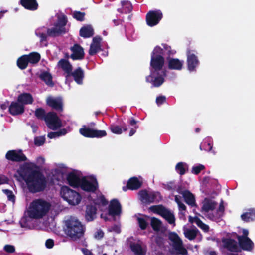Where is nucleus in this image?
Instances as JSON below:
<instances>
[{"mask_svg": "<svg viewBox=\"0 0 255 255\" xmlns=\"http://www.w3.org/2000/svg\"><path fill=\"white\" fill-rule=\"evenodd\" d=\"M35 116L39 120H45L47 113L45 110L42 108H38L35 110Z\"/></svg>", "mask_w": 255, "mask_h": 255, "instance_id": "79ce46f5", "label": "nucleus"}, {"mask_svg": "<svg viewBox=\"0 0 255 255\" xmlns=\"http://www.w3.org/2000/svg\"><path fill=\"white\" fill-rule=\"evenodd\" d=\"M54 243L53 240L51 239H48L46 241L45 246L47 248H52L54 246Z\"/></svg>", "mask_w": 255, "mask_h": 255, "instance_id": "338daca9", "label": "nucleus"}, {"mask_svg": "<svg viewBox=\"0 0 255 255\" xmlns=\"http://www.w3.org/2000/svg\"><path fill=\"white\" fill-rule=\"evenodd\" d=\"M166 97L164 96H159L157 97L156 99V102L157 104L159 106L163 104L166 102Z\"/></svg>", "mask_w": 255, "mask_h": 255, "instance_id": "e2e57ef3", "label": "nucleus"}, {"mask_svg": "<svg viewBox=\"0 0 255 255\" xmlns=\"http://www.w3.org/2000/svg\"><path fill=\"white\" fill-rule=\"evenodd\" d=\"M109 128L112 133L116 134H121L123 132L128 130L127 125L125 123H122L120 125H111Z\"/></svg>", "mask_w": 255, "mask_h": 255, "instance_id": "c756f323", "label": "nucleus"}, {"mask_svg": "<svg viewBox=\"0 0 255 255\" xmlns=\"http://www.w3.org/2000/svg\"><path fill=\"white\" fill-rule=\"evenodd\" d=\"M60 194L63 199L71 205L79 204L82 199L78 192L66 186L61 188Z\"/></svg>", "mask_w": 255, "mask_h": 255, "instance_id": "423d86ee", "label": "nucleus"}, {"mask_svg": "<svg viewBox=\"0 0 255 255\" xmlns=\"http://www.w3.org/2000/svg\"><path fill=\"white\" fill-rule=\"evenodd\" d=\"M25 55L28 63L34 64L38 63L40 60L41 56L38 52H33Z\"/></svg>", "mask_w": 255, "mask_h": 255, "instance_id": "f704fd0d", "label": "nucleus"}, {"mask_svg": "<svg viewBox=\"0 0 255 255\" xmlns=\"http://www.w3.org/2000/svg\"><path fill=\"white\" fill-rule=\"evenodd\" d=\"M81 181L80 187L85 191L93 193L98 188V183L95 178H93L92 181H90L84 177L82 178Z\"/></svg>", "mask_w": 255, "mask_h": 255, "instance_id": "ddd939ff", "label": "nucleus"}, {"mask_svg": "<svg viewBox=\"0 0 255 255\" xmlns=\"http://www.w3.org/2000/svg\"><path fill=\"white\" fill-rule=\"evenodd\" d=\"M213 148V145L211 143L204 141L202 142L200 145V149L201 150H204L208 152H212L214 154L215 152L212 151Z\"/></svg>", "mask_w": 255, "mask_h": 255, "instance_id": "c03bdc74", "label": "nucleus"}, {"mask_svg": "<svg viewBox=\"0 0 255 255\" xmlns=\"http://www.w3.org/2000/svg\"><path fill=\"white\" fill-rule=\"evenodd\" d=\"M67 23V19L66 16H63L58 18V20L55 24L58 26L64 31H66L65 26Z\"/></svg>", "mask_w": 255, "mask_h": 255, "instance_id": "49530a36", "label": "nucleus"}, {"mask_svg": "<svg viewBox=\"0 0 255 255\" xmlns=\"http://www.w3.org/2000/svg\"><path fill=\"white\" fill-rule=\"evenodd\" d=\"M181 197L178 195L175 196V201L177 204L180 211H185L186 206L181 201Z\"/></svg>", "mask_w": 255, "mask_h": 255, "instance_id": "603ef678", "label": "nucleus"}, {"mask_svg": "<svg viewBox=\"0 0 255 255\" xmlns=\"http://www.w3.org/2000/svg\"><path fill=\"white\" fill-rule=\"evenodd\" d=\"M58 67L61 68L66 74V77L72 76L74 81L78 84H82L84 77V73L82 69L79 67L73 72V67L70 62L65 59H61L57 63Z\"/></svg>", "mask_w": 255, "mask_h": 255, "instance_id": "f03ea898", "label": "nucleus"}, {"mask_svg": "<svg viewBox=\"0 0 255 255\" xmlns=\"http://www.w3.org/2000/svg\"><path fill=\"white\" fill-rule=\"evenodd\" d=\"M142 182L140 181L137 177L134 176L130 178L127 181L126 186L123 187V190L126 191L127 190H136L141 188Z\"/></svg>", "mask_w": 255, "mask_h": 255, "instance_id": "dca6fc26", "label": "nucleus"}, {"mask_svg": "<svg viewBox=\"0 0 255 255\" xmlns=\"http://www.w3.org/2000/svg\"><path fill=\"white\" fill-rule=\"evenodd\" d=\"M46 104L48 106L56 111H63V102L60 97L54 98L49 97L46 99Z\"/></svg>", "mask_w": 255, "mask_h": 255, "instance_id": "f3484780", "label": "nucleus"}, {"mask_svg": "<svg viewBox=\"0 0 255 255\" xmlns=\"http://www.w3.org/2000/svg\"><path fill=\"white\" fill-rule=\"evenodd\" d=\"M240 248L247 251H251L254 248V243L250 238H244L238 239Z\"/></svg>", "mask_w": 255, "mask_h": 255, "instance_id": "cd10ccee", "label": "nucleus"}, {"mask_svg": "<svg viewBox=\"0 0 255 255\" xmlns=\"http://www.w3.org/2000/svg\"><path fill=\"white\" fill-rule=\"evenodd\" d=\"M39 78L42 81H43L46 85L53 87L54 85L52 81V76L48 71H43L39 75Z\"/></svg>", "mask_w": 255, "mask_h": 255, "instance_id": "2f4dec72", "label": "nucleus"}, {"mask_svg": "<svg viewBox=\"0 0 255 255\" xmlns=\"http://www.w3.org/2000/svg\"><path fill=\"white\" fill-rule=\"evenodd\" d=\"M3 192L6 195L9 201L15 202V197L12 191L8 189L3 190Z\"/></svg>", "mask_w": 255, "mask_h": 255, "instance_id": "4d7b16f0", "label": "nucleus"}, {"mask_svg": "<svg viewBox=\"0 0 255 255\" xmlns=\"http://www.w3.org/2000/svg\"><path fill=\"white\" fill-rule=\"evenodd\" d=\"M94 34V30L91 25H86L82 27L79 31V35L84 38L92 37Z\"/></svg>", "mask_w": 255, "mask_h": 255, "instance_id": "bb28decb", "label": "nucleus"}, {"mask_svg": "<svg viewBox=\"0 0 255 255\" xmlns=\"http://www.w3.org/2000/svg\"><path fill=\"white\" fill-rule=\"evenodd\" d=\"M165 59L163 57V49L159 46H156L151 54L150 66L154 70L152 75H159L164 66Z\"/></svg>", "mask_w": 255, "mask_h": 255, "instance_id": "39448f33", "label": "nucleus"}, {"mask_svg": "<svg viewBox=\"0 0 255 255\" xmlns=\"http://www.w3.org/2000/svg\"><path fill=\"white\" fill-rule=\"evenodd\" d=\"M101 50V45H96L91 44L90 49L89 50V54L93 56L95 55L99 50Z\"/></svg>", "mask_w": 255, "mask_h": 255, "instance_id": "8fccbe9b", "label": "nucleus"}, {"mask_svg": "<svg viewBox=\"0 0 255 255\" xmlns=\"http://www.w3.org/2000/svg\"><path fill=\"white\" fill-rule=\"evenodd\" d=\"M137 122L134 119L133 117H131L129 119L128 124L133 126V128H138V126L137 125Z\"/></svg>", "mask_w": 255, "mask_h": 255, "instance_id": "69168bd1", "label": "nucleus"}, {"mask_svg": "<svg viewBox=\"0 0 255 255\" xmlns=\"http://www.w3.org/2000/svg\"><path fill=\"white\" fill-rule=\"evenodd\" d=\"M14 177L18 181L23 180L28 191L33 194L42 192L46 187L47 180L43 173L27 163L20 166Z\"/></svg>", "mask_w": 255, "mask_h": 255, "instance_id": "f257e3e1", "label": "nucleus"}, {"mask_svg": "<svg viewBox=\"0 0 255 255\" xmlns=\"http://www.w3.org/2000/svg\"><path fill=\"white\" fill-rule=\"evenodd\" d=\"M184 61L177 58H168V68L170 70H181L183 66Z\"/></svg>", "mask_w": 255, "mask_h": 255, "instance_id": "b1692460", "label": "nucleus"}, {"mask_svg": "<svg viewBox=\"0 0 255 255\" xmlns=\"http://www.w3.org/2000/svg\"><path fill=\"white\" fill-rule=\"evenodd\" d=\"M85 13L79 11H75L73 13L74 18L79 21H83L85 19Z\"/></svg>", "mask_w": 255, "mask_h": 255, "instance_id": "3c124183", "label": "nucleus"}, {"mask_svg": "<svg viewBox=\"0 0 255 255\" xmlns=\"http://www.w3.org/2000/svg\"><path fill=\"white\" fill-rule=\"evenodd\" d=\"M18 103H20L24 106L25 105L31 104L34 101L32 95L29 93H23L19 94L17 99Z\"/></svg>", "mask_w": 255, "mask_h": 255, "instance_id": "393cba45", "label": "nucleus"}, {"mask_svg": "<svg viewBox=\"0 0 255 255\" xmlns=\"http://www.w3.org/2000/svg\"><path fill=\"white\" fill-rule=\"evenodd\" d=\"M50 207V203L43 199L35 200L31 203L29 216L34 219L41 218L48 212Z\"/></svg>", "mask_w": 255, "mask_h": 255, "instance_id": "7ed1b4c3", "label": "nucleus"}, {"mask_svg": "<svg viewBox=\"0 0 255 255\" xmlns=\"http://www.w3.org/2000/svg\"><path fill=\"white\" fill-rule=\"evenodd\" d=\"M166 71L162 70L161 71V74L156 77L153 80L152 79L151 80H149L150 78H152V74H151L150 75H149L146 77V81L148 82H152L153 86L154 87H158L160 86L164 82V77L166 76ZM154 75H153V76Z\"/></svg>", "mask_w": 255, "mask_h": 255, "instance_id": "4be33fe9", "label": "nucleus"}, {"mask_svg": "<svg viewBox=\"0 0 255 255\" xmlns=\"http://www.w3.org/2000/svg\"><path fill=\"white\" fill-rule=\"evenodd\" d=\"M4 250L8 253H13L15 251V247L11 245H6L3 248Z\"/></svg>", "mask_w": 255, "mask_h": 255, "instance_id": "052dcab7", "label": "nucleus"}, {"mask_svg": "<svg viewBox=\"0 0 255 255\" xmlns=\"http://www.w3.org/2000/svg\"><path fill=\"white\" fill-rule=\"evenodd\" d=\"M196 53L195 51L190 49L186 51L187 68L190 71H195L199 64V60L196 55Z\"/></svg>", "mask_w": 255, "mask_h": 255, "instance_id": "9b49d317", "label": "nucleus"}, {"mask_svg": "<svg viewBox=\"0 0 255 255\" xmlns=\"http://www.w3.org/2000/svg\"><path fill=\"white\" fill-rule=\"evenodd\" d=\"M24 112V106L23 104L16 102H12L9 106V112L13 116L19 115Z\"/></svg>", "mask_w": 255, "mask_h": 255, "instance_id": "412c9836", "label": "nucleus"}, {"mask_svg": "<svg viewBox=\"0 0 255 255\" xmlns=\"http://www.w3.org/2000/svg\"><path fill=\"white\" fill-rule=\"evenodd\" d=\"M37 36L39 37L40 38V41L41 42H44V41H47V34H45L43 32H36L35 33Z\"/></svg>", "mask_w": 255, "mask_h": 255, "instance_id": "680f3d73", "label": "nucleus"}, {"mask_svg": "<svg viewBox=\"0 0 255 255\" xmlns=\"http://www.w3.org/2000/svg\"><path fill=\"white\" fill-rule=\"evenodd\" d=\"M104 235V233L102 230H99L95 233L94 237L97 239H101Z\"/></svg>", "mask_w": 255, "mask_h": 255, "instance_id": "0e129e2a", "label": "nucleus"}, {"mask_svg": "<svg viewBox=\"0 0 255 255\" xmlns=\"http://www.w3.org/2000/svg\"><path fill=\"white\" fill-rule=\"evenodd\" d=\"M20 4L26 9L34 11L38 9V3L36 0H20Z\"/></svg>", "mask_w": 255, "mask_h": 255, "instance_id": "a878e982", "label": "nucleus"}, {"mask_svg": "<svg viewBox=\"0 0 255 255\" xmlns=\"http://www.w3.org/2000/svg\"><path fill=\"white\" fill-rule=\"evenodd\" d=\"M163 17V14L159 10H150L146 15V22L150 27L157 25Z\"/></svg>", "mask_w": 255, "mask_h": 255, "instance_id": "9d476101", "label": "nucleus"}, {"mask_svg": "<svg viewBox=\"0 0 255 255\" xmlns=\"http://www.w3.org/2000/svg\"><path fill=\"white\" fill-rule=\"evenodd\" d=\"M129 247L135 255H144L142 248L139 244L131 242Z\"/></svg>", "mask_w": 255, "mask_h": 255, "instance_id": "72a5a7b5", "label": "nucleus"}, {"mask_svg": "<svg viewBox=\"0 0 255 255\" xmlns=\"http://www.w3.org/2000/svg\"><path fill=\"white\" fill-rule=\"evenodd\" d=\"M198 231L197 229H187L184 232V235L189 240H193L196 238Z\"/></svg>", "mask_w": 255, "mask_h": 255, "instance_id": "37998d69", "label": "nucleus"}, {"mask_svg": "<svg viewBox=\"0 0 255 255\" xmlns=\"http://www.w3.org/2000/svg\"><path fill=\"white\" fill-rule=\"evenodd\" d=\"M175 170L180 175H183L188 170V165L183 162H178L175 166Z\"/></svg>", "mask_w": 255, "mask_h": 255, "instance_id": "4c0bfd02", "label": "nucleus"}, {"mask_svg": "<svg viewBox=\"0 0 255 255\" xmlns=\"http://www.w3.org/2000/svg\"><path fill=\"white\" fill-rule=\"evenodd\" d=\"M122 212V207L117 199L111 200L108 207V214L113 217L119 215Z\"/></svg>", "mask_w": 255, "mask_h": 255, "instance_id": "2eb2a0df", "label": "nucleus"}, {"mask_svg": "<svg viewBox=\"0 0 255 255\" xmlns=\"http://www.w3.org/2000/svg\"><path fill=\"white\" fill-rule=\"evenodd\" d=\"M66 31H64L58 26L54 24V26L51 28H48L47 30V35L51 37H55L59 36L62 34H64Z\"/></svg>", "mask_w": 255, "mask_h": 255, "instance_id": "7c9ffc66", "label": "nucleus"}, {"mask_svg": "<svg viewBox=\"0 0 255 255\" xmlns=\"http://www.w3.org/2000/svg\"><path fill=\"white\" fill-rule=\"evenodd\" d=\"M161 216L170 224L175 223V218L174 215L167 209H165Z\"/></svg>", "mask_w": 255, "mask_h": 255, "instance_id": "58836bf2", "label": "nucleus"}, {"mask_svg": "<svg viewBox=\"0 0 255 255\" xmlns=\"http://www.w3.org/2000/svg\"><path fill=\"white\" fill-rule=\"evenodd\" d=\"M169 239L173 242V248L177 255H185L187 254V250L183 247L182 241L177 233H170Z\"/></svg>", "mask_w": 255, "mask_h": 255, "instance_id": "1a4fd4ad", "label": "nucleus"}, {"mask_svg": "<svg viewBox=\"0 0 255 255\" xmlns=\"http://www.w3.org/2000/svg\"><path fill=\"white\" fill-rule=\"evenodd\" d=\"M224 247L229 251L232 252H238L240 251L238 246L237 242L231 238H224L222 240Z\"/></svg>", "mask_w": 255, "mask_h": 255, "instance_id": "6ab92c4d", "label": "nucleus"}, {"mask_svg": "<svg viewBox=\"0 0 255 255\" xmlns=\"http://www.w3.org/2000/svg\"><path fill=\"white\" fill-rule=\"evenodd\" d=\"M67 180L69 185L73 187H79L82 182L79 175L74 172L69 173L67 176Z\"/></svg>", "mask_w": 255, "mask_h": 255, "instance_id": "5701e85b", "label": "nucleus"}, {"mask_svg": "<svg viewBox=\"0 0 255 255\" xmlns=\"http://www.w3.org/2000/svg\"><path fill=\"white\" fill-rule=\"evenodd\" d=\"M17 66L21 70L25 69L28 65V61L26 55H23L17 60Z\"/></svg>", "mask_w": 255, "mask_h": 255, "instance_id": "c9c22d12", "label": "nucleus"}, {"mask_svg": "<svg viewBox=\"0 0 255 255\" xmlns=\"http://www.w3.org/2000/svg\"><path fill=\"white\" fill-rule=\"evenodd\" d=\"M137 221L140 229L141 230H145L148 225V223L146 220L142 217H138Z\"/></svg>", "mask_w": 255, "mask_h": 255, "instance_id": "5fc2aeb1", "label": "nucleus"}, {"mask_svg": "<svg viewBox=\"0 0 255 255\" xmlns=\"http://www.w3.org/2000/svg\"><path fill=\"white\" fill-rule=\"evenodd\" d=\"M5 157L8 160L16 162H24L27 160L26 156L21 149L9 150L6 153Z\"/></svg>", "mask_w": 255, "mask_h": 255, "instance_id": "f8f14e48", "label": "nucleus"}, {"mask_svg": "<svg viewBox=\"0 0 255 255\" xmlns=\"http://www.w3.org/2000/svg\"><path fill=\"white\" fill-rule=\"evenodd\" d=\"M180 189L181 188L179 187L177 191L179 193L182 195L186 203L191 207L195 206L196 205V201L194 195L188 190L181 191Z\"/></svg>", "mask_w": 255, "mask_h": 255, "instance_id": "a211bd4d", "label": "nucleus"}, {"mask_svg": "<svg viewBox=\"0 0 255 255\" xmlns=\"http://www.w3.org/2000/svg\"><path fill=\"white\" fill-rule=\"evenodd\" d=\"M162 45L164 48V49H164L165 51H166V53L169 57H170L171 55H173L176 53V51L175 50L172 49L171 47L170 46H169L166 44H162Z\"/></svg>", "mask_w": 255, "mask_h": 255, "instance_id": "6e6d98bb", "label": "nucleus"}, {"mask_svg": "<svg viewBox=\"0 0 255 255\" xmlns=\"http://www.w3.org/2000/svg\"><path fill=\"white\" fill-rule=\"evenodd\" d=\"M121 4L123 7V10L125 13H129L132 10V6L131 2L129 1H122Z\"/></svg>", "mask_w": 255, "mask_h": 255, "instance_id": "de8ad7c7", "label": "nucleus"}, {"mask_svg": "<svg viewBox=\"0 0 255 255\" xmlns=\"http://www.w3.org/2000/svg\"><path fill=\"white\" fill-rule=\"evenodd\" d=\"M166 209L162 205H153L150 207V209L153 212L160 216L162 215Z\"/></svg>", "mask_w": 255, "mask_h": 255, "instance_id": "a18cd8bd", "label": "nucleus"}, {"mask_svg": "<svg viewBox=\"0 0 255 255\" xmlns=\"http://www.w3.org/2000/svg\"><path fill=\"white\" fill-rule=\"evenodd\" d=\"M107 135V132L105 130H93V138H102Z\"/></svg>", "mask_w": 255, "mask_h": 255, "instance_id": "864d4df0", "label": "nucleus"}, {"mask_svg": "<svg viewBox=\"0 0 255 255\" xmlns=\"http://www.w3.org/2000/svg\"><path fill=\"white\" fill-rule=\"evenodd\" d=\"M94 129L90 128L83 126L82 128L79 129V132L81 135L85 137L93 138Z\"/></svg>", "mask_w": 255, "mask_h": 255, "instance_id": "e433bc0d", "label": "nucleus"}, {"mask_svg": "<svg viewBox=\"0 0 255 255\" xmlns=\"http://www.w3.org/2000/svg\"><path fill=\"white\" fill-rule=\"evenodd\" d=\"M161 221L155 217H152L151 219L150 225L153 230L155 231H159L161 228Z\"/></svg>", "mask_w": 255, "mask_h": 255, "instance_id": "a19ab883", "label": "nucleus"}, {"mask_svg": "<svg viewBox=\"0 0 255 255\" xmlns=\"http://www.w3.org/2000/svg\"><path fill=\"white\" fill-rule=\"evenodd\" d=\"M195 223L202 230L205 232H207L209 230L208 225L204 223L199 218H195Z\"/></svg>", "mask_w": 255, "mask_h": 255, "instance_id": "09e8293b", "label": "nucleus"}, {"mask_svg": "<svg viewBox=\"0 0 255 255\" xmlns=\"http://www.w3.org/2000/svg\"><path fill=\"white\" fill-rule=\"evenodd\" d=\"M72 53L70 57L73 60H82L84 58L85 53L83 48L79 44H74L70 48Z\"/></svg>", "mask_w": 255, "mask_h": 255, "instance_id": "4468645a", "label": "nucleus"}, {"mask_svg": "<svg viewBox=\"0 0 255 255\" xmlns=\"http://www.w3.org/2000/svg\"><path fill=\"white\" fill-rule=\"evenodd\" d=\"M45 122L47 126L53 130H57L62 126L61 120L54 112L47 113Z\"/></svg>", "mask_w": 255, "mask_h": 255, "instance_id": "6e6552de", "label": "nucleus"}, {"mask_svg": "<svg viewBox=\"0 0 255 255\" xmlns=\"http://www.w3.org/2000/svg\"><path fill=\"white\" fill-rule=\"evenodd\" d=\"M242 220L246 222L252 221L255 219V209H250L248 211L241 215Z\"/></svg>", "mask_w": 255, "mask_h": 255, "instance_id": "473e14b6", "label": "nucleus"}, {"mask_svg": "<svg viewBox=\"0 0 255 255\" xmlns=\"http://www.w3.org/2000/svg\"><path fill=\"white\" fill-rule=\"evenodd\" d=\"M205 169V166L202 164H199L197 166H193L192 168V173L195 174H199L200 172Z\"/></svg>", "mask_w": 255, "mask_h": 255, "instance_id": "13d9d810", "label": "nucleus"}, {"mask_svg": "<svg viewBox=\"0 0 255 255\" xmlns=\"http://www.w3.org/2000/svg\"><path fill=\"white\" fill-rule=\"evenodd\" d=\"M97 209L95 205L88 204L86 206L85 218L87 222H91L97 217Z\"/></svg>", "mask_w": 255, "mask_h": 255, "instance_id": "aec40b11", "label": "nucleus"}, {"mask_svg": "<svg viewBox=\"0 0 255 255\" xmlns=\"http://www.w3.org/2000/svg\"><path fill=\"white\" fill-rule=\"evenodd\" d=\"M217 205V203L216 202L208 198H205L201 207V211L207 213L210 210L213 211L215 209Z\"/></svg>", "mask_w": 255, "mask_h": 255, "instance_id": "c85d7f7f", "label": "nucleus"}, {"mask_svg": "<svg viewBox=\"0 0 255 255\" xmlns=\"http://www.w3.org/2000/svg\"><path fill=\"white\" fill-rule=\"evenodd\" d=\"M66 233L73 240L76 241L84 235V227L78 219L70 218L66 221Z\"/></svg>", "mask_w": 255, "mask_h": 255, "instance_id": "20e7f679", "label": "nucleus"}, {"mask_svg": "<svg viewBox=\"0 0 255 255\" xmlns=\"http://www.w3.org/2000/svg\"><path fill=\"white\" fill-rule=\"evenodd\" d=\"M8 181L9 180L7 177L0 175V185L7 183Z\"/></svg>", "mask_w": 255, "mask_h": 255, "instance_id": "774afa93", "label": "nucleus"}, {"mask_svg": "<svg viewBox=\"0 0 255 255\" xmlns=\"http://www.w3.org/2000/svg\"><path fill=\"white\" fill-rule=\"evenodd\" d=\"M93 202L95 205L102 206H105L108 203V201L106 200L105 196L102 194L98 196L97 198L94 199Z\"/></svg>", "mask_w": 255, "mask_h": 255, "instance_id": "ea45409f", "label": "nucleus"}, {"mask_svg": "<svg viewBox=\"0 0 255 255\" xmlns=\"http://www.w3.org/2000/svg\"><path fill=\"white\" fill-rule=\"evenodd\" d=\"M34 144L37 146L42 145L45 142V138L44 136H38L34 138Z\"/></svg>", "mask_w": 255, "mask_h": 255, "instance_id": "bf43d9fd", "label": "nucleus"}, {"mask_svg": "<svg viewBox=\"0 0 255 255\" xmlns=\"http://www.w3.org/2000/svg\"><path fill=\"white\" fill-rule=\"evenodd\" d=\"M140 200L145 204H149L154 202L158 203L162 197L159 192H148L146 190H142L139 192Z\"/></svg>", "mask_w": 255, "mask_h": 255, "instance_id": "0eeeda50", "label": "nucleus"}]
</instances>
